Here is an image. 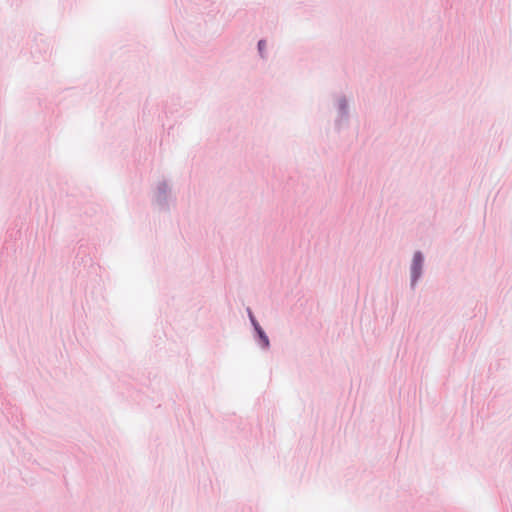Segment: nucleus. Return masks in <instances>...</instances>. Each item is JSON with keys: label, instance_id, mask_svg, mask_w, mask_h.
<instances>
[{"label": "nucleus", "instance_id": "obj_3", "mask_svg": "<svg viewBox=\"0 0 512 512\" xmlns=\"http://www.w3.org/2000/svg\"><path fill=\"white\" fill-rule=\"evenodd\" d=\"M264 45H265V42H264V41H259V43H258V48H259V50H260V51H262V50H263Z\"/></svg>", "mask_w": 512, "mask_h": 512}, {"label": "nucleus", "instance_id": "obj_1", "mask_svg": "<svg viewBox=\"0 0 512 512\" xmlns=\"http://www.w3.org/2000/svg\"><path fill=\"white\" fill-rule=\"evenodd\" d=\"M422 262H423V257L421 255V253H419V252L415 253L414 258H413V263H412V274H413L414 280L420 274Z\"/></svg>", "mask_w": 512, "mask_h": 512}, {"label": "nucleus", "instance_id": "obj_2", "mask_svg": "<svg viewBox=\"0 0 512 512\" xmlns=\"http://www.w3.org/2000/svg\"><path fill=\"white\" fill-rule=\"evenodd\" d=\"M250 318L255 326V329L258 331L260 337L264 340L265 342V345L267 346L268 345V338L264 335L263 331L261 330V328L259 327V325L257 323H255L252 315H250Z\"/></svg>", "mask_w": 512, "mask_h": 512}]
</instances>
